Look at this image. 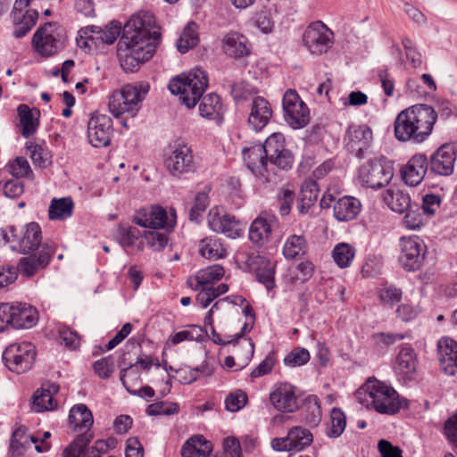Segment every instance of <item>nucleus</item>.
Masks as SVG:
<instances>
[{"mask_svg": "<svg viewBox=\"0 0 457 457\" xmlns=\"http://www.w3.org/2000/svg\"><path fill=\"white\" fill-rule=\"evenodd\" d=\"M154 17L148 13L132 15L123 26L118 43V56L125 72H136L151 60L161 44L162 34L154 29Z\"/></svg>", "mask_w": 457, "mask_h": 457, "instance_id": "1", "label": "nucleus"}, {"mask_svg": "<svg viewBox=\"0 0 457 457\" xmlns=\"http://www.w3.org/2000/svg\"><path fill=\"white\" fill-rule=\"evenodd\" d=\"M436 113L431 105L417 104L401 111L394 122L395 138L400 142L420 144L432 134Z\"/></svg>", "mask_w": 457, "mask_h": 457, "instance_id": "2", "label": "nucleus"}, {"mask_svg": "<svg viewBox=\"0 0 457 457\" xmlns=\"http://www.w3.org/2000/svg\"><path fill=\"white\" fill-rule=\"evenodd\" d=\"M358 398L361 404L389 415L398 412L404 403L393 386L376 378L366 382L364 390L358 392Z\"/></svg>", "mask_w": 457, "mask_h": 457, "instance_id": "3", "label": "nucleus"}, {"mask_svg": "<svg viewBox=\"0 0 457 457\" xmlns=\"http://www.w3.org/2000/svg\"><path fill=\"white\" fill-rule=\"evenodd\" d=\"M148 83L138 85L128 84L119 91H114L109 98V111L115 118H122L120 124L129 129L127 118H134L140 110V103L145 98L149 91Z\"/></svg>", "mask_w": 457, "mask_h": 457, "instance_id": "4", "label": "nucleus"}, {"mask_svg": "<svg viewBox=\"0 0 457 457\" xmlns=\"http://www.w3.org/2000/svg\"><path fill=\"white\" fill-rule=\"evenodd\" d=\"M40 225L31 221L18 228L8 225L0 228V243L9 244L10 248L21 254H29L40 249L42 244Z\"/></svg>", "mask_w": 457, "mask_h": 457, "instance_id": "5", "label": "nucleus"}, {"mask_svg": "<svg viewBox=\"0 0 457 457\" xmlns=\"http://www.w3.org/2000/svg\"><path fill=\"white\" fill-rule=\"evenodd\" d=\"M200 66L195 65L189 71H183L172 77L168 89L178 96L180 103L188 109L194 108L200 101Z\"/></svg>", "mask_w": 457, "mask_h": 457, "instance_id": "6", "label": "nucleus"}, {"mask_svg": "<svg viewBox=\"0 0 457 457\" xmlns=\"http://www.w3.org/2000/svg\"><path fill=\"white\" fill-rule=\"evenodd\" d=\"M36 357V346L27 341L9 345L2 354L4 366L16 374H24L30 370L34 366Z\"/></svg>", "mask_w": 457, "mask_h": 457, "instance_id": "7", "label": "nucleus"}, {"mask_svg": "<svg viewBox=\"0 0 457 457\" xmlns=\"http://www.w3.org/2000/svg\"><path fill=\"white\" fill-rule=\"evenodd\" d=\"M394 176L392 163L386 158L371 159L359 169V180L362 186L372 189L386 186Z\"/></svg>", "mask_w": 457, "mask_h": 457, "instance_id": "8", "label": "nucleus"}, {"mask_svg": "<svg viewBox=\"0 0 457 457\" xmlns=\"http://www.w3.org/2000/svg\"><path fill=\"white\" fill-rule=\"evenodd\" d=\"M59 26L55 22H46L35 31L31 45L34 51L42 57L54 56L62 48Z\"/></svg>", "mask_w": 457, "mask_h": 457, "instance_id": "9", "label": "nucleus"}, {"mask_svg": "<svg viewBox=\"0 0 457 457\" xmlns=\"http://www.w3.org/2000/svg\"><path fill=\"white\" fill-rule=\"evenodd\" d=\"M400 265L407 271H415L422 266L427 251L423 240L417 236L403 237L399 243Z\"/></svg>", "mask_w": 457, "mask_h": 457, "instance_id": "10", "label": "nucleus"}, {"mask_svg": "<svg viewBox=\"0 0 457 457\" xmlns=\"http://www.w3.org/2000/svg\"><path fill=\"white\" fill-rule=\"evenodd\" d=\"M334 33L322 21L311 23L303 34L304 46L312 54L326 53L333 45Z\"/></svg>", "mask_w": 457, "mask_h": 457, "instance_id": "11", "label": "nucleus"}, {"mask_svg": "<svg viewBox=\"0 0 457 457\" xmlns=\"http://www.w3.org/2000/svg\"><path fill=\"white\" fill-rule=\"evenodd\" d=\"M172 218L168 217L166 210L161 205H153L149 210L141 209L133 218V222L137 225L151 229L163 228L166 232H172L176 226L175 212L171 214Z\"/></svg>", "mask_w": 457, "mask_h": 457, "instance_id": "12", "label": "nucleus"}, {"mask_svg": "<svg viewBox=\"0 0 457 457\" xmlns=\"http://www.w3.org/2000/svg\"><path fill=\"white\" fill-rule=\"evenodd\" d=\"M113 134V123L110 116L98 112L92 113L87 121L88 142L96 148L108 146Z\"/></svg>", "mask_w": 457, "mask_h": 457, "instance_id": "13", "label": "nucleus"}, {"mask_svg": "<svg viewBox=\"0 0 457 457\" xmlns=\"http://www.w3.org/2000/svg\"><path fill=\"white\" fill-rule=\"evenodd\" d=\"M56 247L53 243H44L37 253H29V256L20 259L17 266V274L20 272L23 277H33L39 270L46 268L55 253Z\"/></svg>", "mask_w": 457, "mask_h": 457, "instance_id": "14", "label": "nucleus"}, {"mask_svg": "<svg viewBox=\"0 0 457 457\" xmlns=\"http://www.w3.org/2000/svg\"><path fill=\"white\" fill-rule=\"evenodd\" d=\"M282 105L285 119L293 129H301L308 124L309 109L295 90L288 89L285 93Z\"/></svg>", "mask_w": 457, "mask_h": 457, "instance_id": "15", "label": "nucleus"}, {"mask_svg": "<svg viewBox=\"0 0 457 457\" xmlns=\"http://www.w3.org/2000/svg\"><path fill=\"white\" fill-rule=\"evenodd\" d=\"M313 441L312 432L302 426L289 429L287 436L277 437L271 441V446L278 452H300L311 445Z\"/></svg>", "mask_w": 457, "mask_h": 457, "instance_id": "16", "label": "nucleus"}, {"mask_svg": "<svg viewBox=\"0 0 457 457\" xmlns=\"http://www.w3.org/2000/svg\"><path fill=\"white\" fill-rule=\"evenodd\" d=\"M372 138V130L369 126L351 124L345 132V142L347 150L361 159L370 146Z\"/></svg>", "mask_w": 457, "mask_h": 457, "instance_id": "17", "label": "nucleus"}, {"mask_svg": "<svg viewBox=\"0 0 457 457\" xmlns=\"http://www.w3.org/2000/svg\"><path fill=\"white\" fill-rule=\"evenodd\" d=\"M270 401L281 412L293 413L299 407L295 387L289 383L275 384L270 393Z\"/></svg>", "mask_w": 457, "mask_h": 457, "instance_id": "18", "label": "nucleus"}, {"mask_svg": "<svg viewBox=\"0 0 457 457\" xmlns=\"http://www.w3.org/2000/svg\"><path fill=\"white\" fill-rule=\"evenodd\" d=\"M418 358L414 348L409 344L398 346L394 370L396 375L404 381L414 379L417 371Z\"/></svg>", "mask_w": 457, "mask_h": 457, "instance_id": "19", "label": "nucleus"}, {"mask_svg": "<svg viewBox=\"0 0 457 457\" xmlns=\"http://www.w3.org/2000/svg\"><path fill=\"white\" fill-rule=\"evenodd\" d=\"M455 160L454 147L443 145L430 156L428 170L435 175L449 176L453 172Z\"/></svg>", "mask_w": 457, "mask_h": 457, "instance_id": "20", "label": "nucleus"}, {"mask_svg": "<svg viewBox=\"0 0 457 457\" xmlns=\"http://www.w3.org/2000/svg\"><path fill=\"white\" fill-rule=\"evenodd\" d=\"M208 87L207 74L202 71V95ZM202 118L212 120L216 125H220L223 121V104L220 97L211 93L202 96Z\"/></svg>", "mask_w": 457, "mask_h": 457, "instance_id": "21", "label": "nucleus"}, {"mask_svg": "<svg viewBox=\"0 0 457 457\" xmlns=\"http://www.w3.org/2000/svg\"><path fill=\"white\" fill-rule=\"evenodd\" d=\"M167 169L173 176H180L195 170L192 151L187 145H179L165 160Z\"/></svg>", "mask_w": 457, "mask_h": 457, "instance_id": "22", "label": "nucleus"}, {"mask_svg": "<svg viewBox=\"0 0 457 457\" xmlns=\"http://www.w3.org/2000/svg\"><path fill=\"white\" fill-rule=\"evenodd\" d=\"M428 170V161L422 154L413 155L401 169L403 182L409 187H417L424 179Z\"/></svg>", "mask_w": 457, "mask_h": 457, "instance_id": "23", "label": "nucleus"}, {"mask_svg": "<svg viewBox=\"0 0 457 457\" xmlns=\"http://www.w3.org/2000/svg\"><path fill=\"white\" fill-rule=\"evenodd\" d=\"M243 160L249 170L256 177H263L267 172L269 159L262 144H252L242 149Z\"/></svg>", "mask_w": 457, "mask_h": 457, "instance_id": "24", "label": "nucleus"}, {"mask_svg": "<svg viewBox=\"0 0 457 457\" xmlns=\"http://www.w3.org/2000/svg\"><path fill=\"white\" fill-rule=\"evenodd\" d=\"M38 12L36 9L26 11L12 8L10 18L13 26L12 37L23 38L36 25L38 20Z\"/></svg>", "mask_w": 457, "mask_h": 457, "instance_id": "25", "label": "nucleus"}, {"mask_svg": "<svg viewBox=\"0 0 457 457\" xmlns=\"http://www.w3.org/2000/svg\"><path fill=\"white\" fill-rule=\"evenodd\" d=\"M438 361L443 371L453 376L457 370V342L443 337L437 343Z\"/></svg>", "mask_w": 457, "mask_h": 457, "instance_id": "26", "label": "nucleus"}, {"mask_svg": "<svg viewBox=\"0 0 457 457\" xmlns=\"http://www.w3.org/2000/svg\"><path fill=\"white\" fill-rule=\"evenodd\" d=\"M272 117V109L270 104L262 96H256L253 99L251 112L248 116L249 127L258 132L261 131L270 120Z\"/></svg>", "mask_w": 457, "mask_h": 457, "instance_id": "27", "label": "nucleus"}, {"mask_svg": "<svg viewBox=\"0 0 457 457\" xmlns=\"http://www.w3.org/2000/svg\"><path fill=\"white\" fill-rule=\"evenodd\" d=\"M68 422L72 431L77 433H92L91 428L94 418L90 409L84 403L75 404L71 407L68 416Z\"/></svg>", "mask_w": 457, "mask_h": 457, "instance_id": "28", "label": "nucleus"}, {"mask_svg": "<svg viewBox=\"0 0 457 457\" xmlns=\"http://www.w3.org/2000/svg\"><path fill=\"white\" fill-rule=\"evenodd\" d=\"M12 304V313L13 317L12 328L16 329L30 328L37 323L38 312L35 307L25 303H16Z\"/></svg>", "mask_w": 457, "mask_h": 457, "instance_id": "29", "label": "nucleus"}, {"mask_svg": "<svg viewBox=\"0 0 457 457\" xmlns=\"http://www.w3.org/2000/svg\"><path fill=\"white\" fill-rule=\"evenodd\" d=\"M87 30H89L91 35L87 38L88 40L95 41L106 45L113 44L116 39L122 35V29L120 22L117 21H112L109 22L104 28H101L99 26H88L86 28Z\"/></svg>", "mask_w": 457, "mask_h": 457, "instance_id": "30", "label": "nucleus"}, {"mask_svg": "<svg viewBox=\"0 0 457 457\" xmlns=\"http://www.w3.org/2000/svg\"><path fill=\"white\" fill-rule=\"evenodd\" d=\"M224 53L236 59L247 56L250 54L247 38L238 32H229L222 39Z\"/></svg>", "mask_w": 457, "mask_h": 457, "instance_id": "31", "label": "nucleus"}, {"mask_svg": "<svg viewBox=\"0 0 457 457\" xmlns=\"http://www.w3.org/2000/svg\"><path fill=\"white\" fill-rule=\"evenodd\" d=\"M17 112L21 126V135L25 138L33 136L39 127L40 112L37 108H29V105L21 104L17 107Z\"/></svg>", "mask_w": 457, "mask_h": 457, "instance_id": "32", "label": "nucleus"}, {"mask_svg": "<svg viewBox=\"0 0 457 457\" xmlns=\"http://www.w3.org/2000/svg\"><path fill=\"white\" fill-rule=\"evenodd\" d=\"M361 202L353 196H343L338 198L334 206V216L338 221H348L353 220L361 212Z\"/></svg>", "mask_w": 457, "mask_h": 457, "instance_id": "33", "label": "nucleus"}, {"mask_svg": "<svg viewBox=\"0 0 457 457\" xmlns=\"http://www.w3.org/2000/svg\"><path fill=\"white\" fill-rule=\"evenodd\" d=\"M26 148L29 152V157L36 167L46 169L52 165L53 154L44 141L41 144L29 141L26 143Z\"/></svg>", "mask_w": 457, "mask_h": 457, "instance_id": "34", "label": "nucleus"}, {"mask_svg": "<svg viewBox=\"0 0 457 457\" xmlns=\"http://www.w3.org/2000/svg\"><path fill=\"white\" fill-rule=\"evenodd\" d=\"M283 255L287 260L303 257L308 252V244L303 235H290L283 245Z\"/></svg>", "mask_w": 457, "mask_h": 457, "instance_id": "35", "label": "nucleus"}, {"mask_svg": "<svg viewBox=\"0 0 457 457\" xmlns=\"http://www.w3.org/2000/svg\"><path fill=\"white\" fill-rule=\"evenodd\" d=\"M384 200L395 212L403 213L411 207L410 195L398 188L386 189L384 195Z\"/></svg>", "mask_w": 457, "mask_h": 457, "instance_id": "36", "label": "nucleus"}, {"mask_svg": "<svg viewBox=\"0 0 457 457\" xmlns=\"http://www.w3.org/2000/svg\"><path fill=\"white\" fill-rule=\"evenodd\" d=\"M271 236V225L270 220L263 217H257L249 228V239L257 245H263Z\"/></svg>", "mask_w": 457, "mask_h": 457, "instance_id": "37", "label": "nucleus"}, {"mask_svg": "<svg viewBox=\"0 0 457 457\" xmlns=\"http://www.w3.org/2000/svg\"><path fill=\"white\" fill-rule=\"evenodd\" d=\"M303 420L312 427L319 425L321 420V410L319 399L314 395H308L301 409Z\"/></svg>", "mask_w": 457, "mask_h": 457, "instance_id": "38", "label": "nucleus"}, {"mask_svg": "<svg viewBox=\"0 0 457 457\" xmlns=\"http://www.w3.org/2000/svg\"><path fill=\"white\" fill-rule=\"evenodd\" d=\"M58 402L51 395L50 390L46 389V384L37 389L32 396V410L36 412L54 411Z\"/></svg>", "mask_w": 457, "mask_h": 457, "instance_id": "39", "label": "nucleus"}, {"mask_svg": "<svg viewBox=\"0 0 457 457\" xmlns=\"http://www.w3.org/2000/svg\"><path fill=\"white\" fill-rule=\"evenodd\" d=\"M197 29L198 25L195 21L189 22L184 28L176 43L177 49L180 54H186L198 45L199 36Z\"/></svg>", "mask_w": 457, "mask_h": 457, "instance_id": "40", "label": "nucleus"}, {"mask_svg": "<svg viewBox=\"0 0 457 457\" xmlns=\"http://www.w3.org/2000/svg\"><path fill=\"white\" fill-rule=\"evenodd\" d=\"M141 237H143V234L137 228L123 224L118 225L115 238L124 250L136 246Z\"/></svg>", "mask_w": 457, "mask_h": 457, "instance_id": "41", "label": "nucleus"}, {"mask_svg": "<svg viewBox=\"0 0 457 457\" xmlns=\"http://www.w3.org/2000/svg\"><path fill=\"white\" fill-rule=\"evenodd\" d=\"M74 204L71 197L54 198L48 210L50 220H65L72 215Z\"/></svg>", "mask_w": 457, "mask_h": 457, "instance_id": "42", "label": "nucleus"}, {"mask_svg": "<svg viewBox=\"0 0 457 457\" xmlns=\"http://www.w3.org/2000/svg\"><path fill=\"white\" fill-rule=\"evenodd\" d=\"M227 255L226 249L221 239L216 236L202 239V257L216 261Z\"/></svg>", "mask_w": 457, "mask_h": 457, "instance_id": "43", "label": "nucleus"}, {"mask_svg": "<svg viewBox=\"0 0 457 457\" xmlns=\"http://www.w3.org/2000/svg\"><path fill=\"white\" fill-rule=\"evenodd\" d=\"M233 345V353H235L240 363L237 370H242L249 363L254 353V344L250 338H243L240 341H235Z\"/></svg>", "mask_w": 457, "mask_h": 457, "instance_id": "44", "label": "nucleus"}, {"mask_svg": "<svg viewBox=\"0 0 457 457\" xmlns=\"http://www.w3.org/2000/svg\"><path fill=\"white\" fill-rule=\"evenodd\" d=\"M92 439L93 433L79 434L63 450L62 457H83L82 453Z\"/></svg>", "mask_w": 457, "mask_h": 457, "instance_id": "45", "label": "nucleus"}, {"mask_svg": "<svg viewBox=\"0 0 457 457\" xmlns=\"http://www.w3.org/2000/svg\"><path fill=\"white\" fill-rule=\"evenodd\" d=\"M346 417L339 408H333L330 412V424L327 428L326 435L330 438L340 436L345 429Z\"/></svg>", "mask_w": 457, "mask_h": 457, "instance_id": "46", "label": "nucleus"}, {"mask_svg": "<svg viewBox=\"0 0 457 457\" xmlns=\"http://www.w3.org/2000/svg\"><path fill=\"white\" fill-rule=\"evenodd\" d=\"M354 255V247L346 243L337 244L332 252L333 259L340 268L348 267L353 262Z\"/></svg>", "mask_w": 457, "mask_h": 457, "instance_id": "47", "label": "nucleus"}, {"mask_svg": "<svg viewBox=\"0 0 457 457\" xmlns=\"http://www.w3.org/2000/svg\"><path fill=\"white\" fill-rule=\"evenodd\" d=\"M237 262L244 265V270L246 271H255L262 265L266 263V258L261 256L256 251H243L237 255Z\"/></svg>", "mask_w": 457, "mask_h": 457, "instance_id": "48", "label": "nucleus"}, {"mask_svg": "<svg viewBox=\"0 0 457 457\" xmlns=\"http://www.w3.org/2000/svg\"><path fill=\"white\" fill-rule=\"evenodd\" d=\"M168 233L150 228V230L144 231L143 237L149 248L154 252H161L164 250L169 243Z\"/></svg>", "mask_w": 457, "mask_h": 457, "instance_id": "49", "label": "nucleus"}, {"mask_svg": "<svg viewBox=\"0 0 457 457\" xmlns=\"http://www.w3.org/2000/svg\"><path fill=\"white\" fill-rule=\"evenodd\" d=\"M134 366L135 364H129L126 368H121L120 371V379L123 385V386L126 388V390L132 395H137L141 398H148L152 399L155 395V392L154 388L150 386H145L139 389H132L130 386L129 385L128 381L126 380V377L129 372L134 371Z\"/></svg>", "mask_w": 457, "mask_h": 457, "instance_id": "50", "label": "nucleus"}, {"mask_svg": "<svg viewBox=\"0 0 457 457\" xmlns=\"http://www.w3.org/2000/svg\"><path fill=\"white\" fill-rule=\"evenodd\" d=\"M276 199L280 215L287 216L291 212L292 204L295 199V193L288 187H282L278 191Z\"/></svg>", "mask_w": 457, "mask_h": 457, "instance_id": "51", "label": "nucleus"}, {"mask_svg": "<svg viewBox=\"0 0 457 457\" xmlns=\"http://www.w3.org/2000/svg\"><path fill=\"white\" fill-rule=\"evenodd\" d=\"M225 210L221 206L212 207L207 215V224L211 230L220 233L224 229L223 224L228 217Z\"/></svg>", "mask_w": 457, "mask_h": 457, "instance_id": "52", "label": "nucleus"}, {"mask_svg": "<svg viewBox=\"0 0 457 457\" xmlns=\"http://www.w3.org/2000/svg\"><path fill=\"white\" fill-rule=\"evenodd\" d=\"M58 337L62 344L71 351H76L80 346V336L68 326H62L58 328Z\"/></svg>", "mask_w": 457, "mask_h": 457, "instance_id": "53", "label": "nucleus"}, {"mask_svg": "<svg viewBox=\"0 0 457 457\" xmlns=\"http://www.w3.org/2000/svg\"><path fill=\"white\" fill-rule=\"evenodd\" d=\"M262 147L265 148L266 155L269 160L274 157L276 154L281 153L285 146V138L281 133L271 134L264 142L262 144Z\"/></svg>", "mask_w": 457, "mask_h": 457, "instance_id": "54", "label": "nucleus"}, {"mask_svg": "<svg viewBox=\"0 0 457 457\" xmlns=\"http://www.w3.org/2000/svg\"><path fill=\"white\" fill-rule=\"evenodd\" d=\"M27 430V428L22 425L12 432L10 439V452L12 455L20 456L23 454L26 450L27 447L25 444H27L28 441L22 442L21 440L26 437Z\"/></svg>", "mask_w": 457, "mask_h": 457, "instance_id": "55", "label": "nucleus"}, {"mask_svg": "<svg viewBox=\"0 0 457 457\" xmlns=\"http://www.w3.org/2000/svg\"><path fill=\"white\" fill-rule=\"evenodd\" d=\"M310 353L303 347H295L284 358V363L287 367L295 368L306 364L310 361Z\"/></svg>", "mask_w": 457, "mask_h": 457, "instance_id": "56", "label": "nucleus"}, {"mask_svg": "<svg viewBox=\"0 0 457 457\" xmlns=\"http://www.w3.org/2000/svg\"><path fill=\"white\" fill-rule=\"evenodd\" d=\"M114 359L112 354L103 357L93 363L94 372L102 379L111 378L114 372Z\"/></svg>", "mask_w": 457, "mask_h": 457, "instance_id": "57", "label": "nucleus"}, {"mask_svg": "<svg viewBox=\"0 0 457 457\" xmlns=\"http://www.w3.org/2000/svg\"><path fill=\"white\" fill-rule=\"evenodd\" d=\"M442 196L435 193H426L421 196V209L423 214L434 216L440 209L442 204Z\"/></svg>", "mask_w": 457, "mask_h": 457, "instance_id": "58", "label": "nucleus"}, {"mask_svg": "<svg viewBox=\"0 0 457 457\" xmlns=\"http://www.w3.org/2000/svg\"><path fill=\"white\" fill-rule=\"evenodd\" d=\"M257 280L263 284L267 290H271L275 287V269L274 265L266 260V263L262 265L255 271Z\"/></svg>", "mask_w": 457, "mask_h": 457, "instance_id": "59", "label": "nucleus"}, {"mask_svg": "<svg viewBox=\"0 0 457 457\" xmlns=\"http://www.w3.org/2000/svg\"><path fill=\"white\" fill-rule=\"evenodd\" d=\"M227 193L236 208L242 206L245 195L241 188L240 180L237 178L231 177L227 180Z\"/></svg>", "mask_w": 457, "mask_h": 457, "instance_id": "60", "label": "nucleus"}, {"mask_svg": "<svg viewBox=\"0 0 457 457\" xmlns=\"http://www.w3.org/2000/svg\"><path fill=\"white\" fill-rule=\"evenodd\" d=\"M179 411V406L173 403L157 402L149 404L145 409L148 416L172 415Z\"/></svg>", "mask_w": 457, "mask_h": 457, "instance_id": "61", "label": "nucleus"}, {"mask_svg": "<svg viewBox=\"0 0 457 457\" xmlns=\"http://www.w3.org/2000/svg\"><path fill=\"white\" fill-rule=\"evenodd\" d=\"M224 222V229L220 233L230 238H237L243 236L245 226L235 216L228 214Z\"/></svg>", "mask_w": 457, "mask_h": 457, "instance_id": "62", "label": "nucleus"}, {"mask_svg": "<svg viewBox=\"0 0 457 457\" xmlns=\"http://www.w3.org/2000/svg\"><path fill=\"white\" fill-rule=\"evenodd\" d=\"M9 172L16 179L28 177L32 174L29 163L24 157H16L8 163Z\"/></svg>", "mask_w": 457, "mask_h": 457, "instance_id": "63", "label": "nucleus"}, {"mask_svg": "<svg viewBox=\"0 0 457 457\" xmlns=\"http://www.w3.org/2000/svg\"><path fill=\"white\" fill-rule=\"evenodd\" d=\"M402 290L394 286L382 288L379 292V299L381 303L387 307L392 308L402 299Z\"/></svg>", "mask_w": 457, "mask_h": 457, "instance_id": "64", "label": "nucleus"}]
</instances>
